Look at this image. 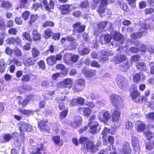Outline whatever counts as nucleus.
I'll return each mask as SVG.
<instances>
[{"instance_id": "nucleus-1", "label": "nucleus", "mask_w": 154, "mask_h": 154, "mask_svg": "<svg viewBox=\"0 0 154 154\" xmlns=\"http://www.w3.org/2000/svg\"><path fill=\"white\" fill-rule=\"evenodd\" d=\"M140 93L138 91H134L132 92L131 96L134 101L136 103L142 102L143 100L146 101L147 99L146 97H140Z\"/></svg>"}, {"instance_id": "nucleus-2", "label": "nucleus", "mask_w": 154, "mask_h": 154, "mask_svg": "<svg viewBox=\"0 0 154 154\" xmlns=\"http://www.w3.org/2000/svg\"><path fill=\"white\" fill-rule=\"evenodd\" d=\"M19 127V130L22 135L24 134V131H31L32 130L31 126L24 122L20 123Z\"/></svg>"}, {"instance_id": "nucleus-3", "label": "nucleus", "mask_w": 154, "mask_h": 154, "mask_svg": "<svg viewBox=\"0 0 154 154\" xmlns=\"http://www.w3.org/2000/svg\"><path fill=\"white\" fill-rule=\"evenodd\" d=\"M117 84L121 89L123 88L126 84L127 79L123 76L118 75L116 78Z\"/></svg>"}, {"instance_id": "nucleus-4", "label": "nucleus", "mask_w": 154, "mask_h": 154, "mask_svg": "<svg viewBox=\"0 0 154 154\" xmlns=\"http://www.w3.org/2000/svg\"><path fill=\"white\" fill-rule=\"evenodd\" d=\"M110 100L113 105L116 106L117 108L122 104L120 97L117 95L112 94L110 97Z\"/></svg>"}, {"instance_id": "nucleus-5", "label": "nucleus", "mask_w": 154, "mask_h": 154, "mask_svg": "<svg viewBox=\"0 0 154 154\" xmlns=\"http://www.w3.org/2000/svg\"><path fill=\"white\" fill-rule=\"evenodd\" d=\"M111 116L108 111L103 110L99 113V117L100 121L105 122L108 121L111 118Z\"/></svg>"}, {"instance_id": "nucleus-6", "label": "nucleus", "mask_w": 154, "mask_h": 154, "mask_svg": "<svg viewBox=\"0 0 154 154\" xmlns=\"http://www.w3.org/2000/svg\"><path fill=\"white\" fill-rule=\"evenodd\" d=\"M98 125V123L95 121L89 122L88 123V126L90 128L91 132L92 134L97 133L98 132L97 128Z\"/></svg>"}, {"instance_id": "nucleus-7", "label": "nucleus", "mask_w": 154, "mask_h": 154, "mask_svg": "<svg viewBox=\"0 0 154 154\" xmlns=\"http://www.w3.org/2000/svg\"><path fill=\"white\" fill-rule=\"evenodd\" d=\"M42 3L45 6V10L48 12L51 11V9H54V3L52 1H50L49 4H48L47 0H43Z\"/></svg>"}, {"instance_id": "nucleus-8", "label": "nucleus", "mask_w": 154, "mask_h": 154, "mask_svg": "<svg viewBox=\"0 0 154 154\" xmlns=\"http://www.w3.org/2000/svg\"><path fill=\"white\" fill-rule=\"evenodd\" d=\"M111 40L110 35L109 34H103L99 38V40L102 44H105L109 42Z\"/></svg>"}, {"instance_id": "nucleus-9", "label": "nucleus", "mask_w": 154, "mask_h": 154, "mask_svg": "<svg viewBox=\"0 0 154 154\" xmlns=\"http://www.w3.org/2000/svg\"><path fill=\"white\" fill-rule=\"evenodd\" d=\"M73 27L74 31H76L78 33H81L85 30V26H81L80 22H77L73 25Z\"/></svg>"}, {"instance_id": "nucleus-10", "label": "nucleus", "mask_w": 154, "mask_h": 154, "mask_svg": "<svg viewBox=\"0 0 154 154\" xmlns=\"http://www.w3.org/2000/svg\"><path fill=\"white\" fill-rule=\"evenodd\" d=\"M85 148L93 152H95L98 149L97 147L94 144V143L89 140L86 143Z\"/></svg>"}, {"instance_id": "nucleus-11", "label": "nucleus", "mask_w": 154, "mask_h": 154, "mask_svg": "<svg viewBox=\"0 0 154 154\" xmlns=\"http://www.w3.org/2000/svg\"><path fill=\"white\" fill-rule=\"evenodd\" d=\"M121 115L120 112L119 111V109L117 108L115 109L112 112V120L113 122L118 121Z\"/></svg>"}, {"instance_id": "nucleus-12", "label": "nucleus", "mask_w": 154, "mask_h": 154, "mask_svg": "<svg viewBox=\"0 0 154 154\" xmlns=\"http://www.w3.org/2000/svg\"><path fill=\"white\" fill-rule=\"evenodd\" d=\"M110 35L111 39L112 38L116 41L120 40L122 36V34L114 30L111 31Z\"/></svg>"}, {"instance_id": "nucleus-13", "label": "nucleus", "mask_w": 154, "mask_h": 154, "mask_svg": "<svg viewBox=\"0 0 154 154\" xmlns=\"http://www.w3.org/2000/svg\"><path fill=\"white\" fill-rule=\"evenodd\" d=\"M71 5H72L66 4L60 6V9L62 11V13L63 14H68L71 11L69 9Z\"/></svg>"}, {"instance_id": "nucleus-14", "label": "nucleus", "mask_w": 154, "mask_h": 154, "mask_svg": "<svg viewBox=\"0 0 154 154\" xmlns=\"http://www.w3.org/2000/svg\"><path fill=\"white\" fill-rule=\"evenodd\" d=\"M82 72L85 74L86 76L91 77L96 74V71L92 69L88 70L85 68L82 69Z\"/></svg>"}, {"instance_id": "nucleus-15", "label": "nucleus", "mask_w": 154, "mask_h": 154, "mask_svg": "<svg viewBox=\"0 0 154 154\" xmlns=\"http://www.w3.org/2000/svg\"><path fill=\"white\" fill-rule=\"evenodd\" d=\"M122 149L124 154H131V149L128 143L125 142L123 144Z\"/></svg>"}, {"instance_id": "nucleus-16", "label": "nucleus", "mask_w": 154, "mask_h": 154, "mask_svg": "<svg viewBox=\"0 0 154 154\" xmlns=\"http://www.w3.org/2000/svg\"><path fill=\"white\" fill-rule=\"evenodd\" d=\"M144 75L141 72L137 73L133 75V80L134 82H139L142 78L144 79Z\"/></svg>"}, {"instance_id": "nucleus-17", "label": "nucleus", "mask_w": 154, "mask_h": 154, "mask_svg": "<svg viewBox=\"0 0 154 154\" xmlns=\"http://www.w3.org/2000/svg\"><path fill=\"white\" fill-rule=\"evenodd\" d=\"M64 88H68L69 89L72 87L71 85L73 83V81L72 79L66 78L63 80Z\"/></svg>"}, {"instance_id": "nucleus-18", "label": "nucleus", "mask_w": 154, "mask_h": 154, "mask_svg": "<svg viewBox=\"0 0 154 154\" xmlns=\"http://www.w3.org/2000/svg\"><path fill=\"white\" fill-rule=\"evenodd\" d=\"M38 126L41 130L48 131L49 130V128L47 125L46 122H45L42 121L41 120V121L39 122Z\"/></svg>"}, {"instance_id": "nucleus-19", "label": "nucleus", "mask_w": 154, "mask_h": 154, "mask_svg": "<svg viewBox=\"0 0 154 154\" xmlns=\"http://www.w3.org/2000/svg\"><path fill=\"white\" fill-rule=\"evenodd\" d=\"M90 51V50L88 47L83 48L79 50L78 52L79 54L82 56L88 54Z\"/></svg>"}, {"instance_id": "nucleus-20", "label": "nucleus", "mask_w": 154, "mask_h": 154, "mask_svg": "<svg viewBox=\"0 0 154 154\" xmlns=\"http://www.w3.org/2000/svg\"><path fill=\"white\" fill-rule=\"evenodd\" d=\"M41 85L42 86L46 87L53 86L54 85V82L53 81H49L47 80H45L42 82Z\"/></svg>"}, {"instance_id": "nucleus-21", "label": "nucleus", "mask_w": 154, "mask_h": 154, "mask_svg": "<svg viewBox=\"0 0 154 154\" xmlns=\"http://www.w3.org/2000/svg\"><path fill=\"white\" fill-rule=\"evenodd\" d=\"M22 36L23 40L25 39L30 42L32 41V39L29 33L27 32H23L22 33Z\"/></svg>"}, {"instance_id": "nucleus-22", "label": "nucleus", "mask_w": 154, "mask_h": 154, "mask_svg": "<svg viewBox=\"0 0 154 154\" xmlns=\"http://www.w3.org/2000/svg\"><path fill=\"white\" fill-rule=\"evenodd\" d=\"M33 38L35 41H37L41 38V35L38 33L37 30L34 29L32 33Z\"/></svg>"}, {"instance_id": "nucleus-23", "label": "nucleus", "mask_w": 154, "mask_h": 154, "mask_svg": "<svg viewBox=\"0 0 154 154\" xmlns=\"http://www.w3.org/2000/svg\"><path fill=\"white\" fill-rule=\"evenodd\" d=\"M32 57L27 59L26 60V62L25 63L26 65L29 66L30 65H32L34 64L35 62L37 61L36 59Z\"/></svg>"}, {"instance_id": "nucleus-24", "label": "nucleus", "mask_w": 154, "mask_h": 154, "mask_svg": "<svg viewBox=\"0 0 154 154\" xmlns=\"http://www.w3.org/2000/svg\"><path fill=\"white\" fill-rule=\"evenodd\" d=\"M48 64L50 65H53L56 63V59L54 56H51L46 59Z\"/></svg>"}, {"instance_id": "nucleus-25", "label": "nucleus", "mask_w": 154, "mask_h": 154, "mask_svg": "<svg viewBox=\"0 0 154 154\" xmlns=\"http://www.w3.org/2000/svg\"><path fill=\"white\" fill-rule=\"evenodd\" d=\"M108 132V128L106 127H105L101 134L103 135L102 138L103 139L104 144L105 145H106L107 143L106 140L105 139V138L106 137Z\"/></svg>"}, {"instance_id": "nucleus-26", "label": "nucleus", "mask_w": 154, "mask_h": 154, "mask_svg": "<svg viewBox=\"0 0 154 154\" xmlns=\"http://www.w3.org/2000/svg\"><path fill=\"white\" fill-rule=\"evenodd\" d=\"M31 53L32 57L34 58L37 57L40 54L39 50L35 47L32 49Z\"/></svg>"}, {"instance_id": "nucleus-27", "label": "nucleus", "mask_w": 154, "mask_h": 154, "mask_svg": "<svg viewBox=\"0 0 154 154\" xmlns=\"http://www.w3.org/2000/svg\"><path fill=\"white\" fill-rule=\"evenodd\" d=\"M100 58L101 61H106L108 60L109 57L106 51H101V55Z\"/></svg>"}, {"instance_id": "nucleus-28", "label": "nucleus", "mask_w": 154, "mask_h": 154, "mask_svg": "<svg viewBox=\"0 0 154 154\" xmlns=\"http://www.w3.org/2000/svg\"><path fill=\"white\" fill-rule=\"evenodd\" d=\"M136 67L138 69L143 71H145L146 69L145 64L143 62H139L137 63Z\"/></svg>"}, {"instance_id": "nucleus-29", "label": "nucleus", "mask_w": 154, "mask_h": 154, "mask_svg": "<svg viewBox=\"0 0 154 154\" xmlns=\"http://www.w3.org/2000/svg\"><path fill=\"white\" fill-rule=\"evenodd\" d=\"M56 68L57 69H59L62 71H64V72L62 73V74L64 75H66L68 73L67 71L65 70L66 68L64 65L62 64H57L56 66Z\"/></svg>"}, {"instance_id": "nucleus-30", "label": "nucleus", "mask_w": 154, "mask_h": 154, "mask_svg": "<svg viewBox=\"0 0 154 154\" xmlns=\"http://www.w3.org/2000/svg\"><path fill=\"white\" fill-rule=\"evenodd\" d=\"M132 144L134 148L136 149V148L139 146V142L138 139L135 137H133L132 138Z\"/></svg>"}, {"instance_id": "nucleus-31", "label": "nucleus", "mask_w": 154, "mask_h": 154, "mask_svg": "<svg viewBox=\"0 0 154 154\" xmlns=\"http://www.w3.org/2000/svg\"><path fill=\"white\" fill-rule=\"evenodd\" d=\"M126 57L124 54H121L117 56L116 59V61L119 62H123L125 60Z\"/></svg>"}, {"instance_id": "nucleus-32", "label": "nucleus", "mask_w": 154, "mask_h": 154, "mask_svg": "<svg viewBox=\"0 0 154 154\" xmlns=\"http://www.w3.org/2000/svg\"><path fill=\"white\" fill-rule=\"evenodd\" d=\"M11 6V4L8 1H3L1 4V6L5 8H9Z\"/></svg>"}, {"instance_id": "nucleus-33", "label": "nucleus", "mask_w": 154, "mask_h": 154, "mask_svg": "<svg viewBox=\"0 0 154 154\" xmlns=\"http://www.w3.org/2000/svg\"><path fill=\"white\" fill-rule=\"evenodd\" d=\"M5 62L3 60H0V72H3L5 70Z\"/></svg>"}, {"instance_id": "nucleus-34", "label": "nucleus", "mask_w": 154, "mask_h": 154, "mask_svg": "<svg viewBox=\"0 0 154 154\" xmlns=\"http://www.w3.org/2000/svg\"><path fill=\"white\" fill-rule=\"evenodd\" d=\"M145 127V124L143 123H141L137 125L136 129L137 131L140 132L144 131Z\"/></svg>"}, {"instance_id": "nucleus-35", "label": "nucleus", "mask_w": 154, "mask_h": 154, "mask_svg": "<svg viewBox=\"0 0 154 154\" xmlns=\"http://www.w3.org/2000/svg\"><path fill=\"white\" fill-rule=\"evenodd\" d=\"M107 24V23L106 21H103L100 22L98 24L97 27L99 29L102 30L104 29Z\"/></svg>"}, {"instance_id": "nucleus-36", "label": "nucleus", "mask_w": 154, "mask_h": 154, "mask_svg": "<svg viewBox=\"0 0 154 154\" xmlns=\"http://www.w3.org/2000/svg\"><path fill=\"white\" fill-rule=\"evenodd\" d=\"M143 35V33L142 32H138L136 33H133L131 35V37L133 39L138 38Z\"/></svg>"}, {"instance_id": "nucleus-37", "label": "nucleus", "mask_w": 154, "mask_h": 154, "mask_svg": "<svg viewBox=\"0 0 154 154\" xmlns=\"http://www.w3.org/2000/svg\"><path fill=\"white\" fill-rule=\"evenodd\" d=\"M18 32L17 29L15 28H10L8 30V33L11 35H16Z\"/></svg>"}, {"instance_id": "nucleus-38", "label": "nucleus", "mask_w": 154, "mask_h": 154, "mask_svg": "<svg viewBox=\"0 0 154 154\" xmlns=\"http://www.w3.org/2000/svg\"><path fill=\"white\" fill-rule=\"evenodd\" d=\"M80 6L82 8H86L89 6V3L88 0H85L81 3Z\"/></svg>"}, {"instance_id": "nucleus-39", "label": "nucleus", "mask_w": 154, "mask_h": 154, "mask_svg": "<svg viewBox=\"0 0 154 154\" xmlns=\"http://www.w3.org/2000/svg\"><path fill=\"white\" fill-rule=\"evenodd\" d=\"M18 111L23 115H29L30 114L32 111L29 110H27L25 109L19 108Z\"/></svg>"}, {"instance_id": "nucleus-40", "label": "nucleus", "mask_w": 154, "mask_h": 154, "mask_svg": "<svg viewBox=\"0 0 154 154\" xmlns=\"http://www.w3.org/2000/svg\"><path fill=\"white\" fill-rule=\"evenodd\" d=\"M83 87L81 86L80 85H78L76 83L74 85L73 89L76 92H80L83 89Z\"/></svg>"}, {"instance_id": "nucleus-41", "label": "nucleus", "mask_w": 154, "mask_h": 154, "mask_svg": "<svg viewBox=\"0 0 154 154\" xmlns=\"http://www.w3.org/2000/svg\"><path fill=\"white\" fill-rule=\"evenodd\" d=\"M118 5L123 10L125 11H127L128 7L126 4L123 2H118Z\"/></svg>"}, {"instance_id": "nucleus-42", "label": "nucleus", "mask_w": 154, "mask_h": 154, "mask_svg": "<svg viewBox=\"0 0 154 154\" xmlns=\"http://www.w3.org/2000/svg\"><path fill=\"white\" fill-rule=\"evenodd\" d=\"M30 76L28 74L24 75L22 77L21 80L23 82H28L30 80Z\"/></svg>"}, {"instance_id": "nucleus-43", "label": "nucleus", "mask_w": 154, "mask_h": 154, "mask_svg": "<svg viewBox=\"0 0 154 154\" xmlns=\"http://www.w3.org/2000/svg\"><path fill=\"white\" fill-rule=\"evenodd\" d=\"M74 121L80 126L82 123V119L80 116H76L74 118Z\"/></svg>"}, {"instance_id": "nucleus-44", "label": "nucleus", "mask_w": 154, "mask_h": 154, "mask_svg": "<svg viewBox=\"0 0 154 154\" xmlns=\"http://www.w3.org/2000/svg\"><path fill=\"white\" fill-rule=\"evenodd\" d=\"M76 83L84 87L85 84V80L84 79H80L77 80L76 81Z\"/></svg>"}, {"instance_id": "nucleus-45", "label": "nucleus", "mask_w": 154, "mask_h": 154, "mask_svg": "<svg viewBox=\"0 0 154 154\" xmlns=\"http://www.w3.org/2000/svg\"><path fill=\"white\" fill-rule=\"evenodd\" d=\"M88 141V138L85 137H81L79 140V142L82 144H86V143Z\"/></svg>"}, {"instance_id": "nucleus-46", "label": "nucleus", "mask_w": 154, "mask_h": 154, "mask_svg": "<svg viewBox=\"0 0 154 154\" xmlns=\"http://www.w3.org/2000/svg\"><path fill=\"white\" fill-rule=\"evenodd\" d=\"M54 26V23L51 21H47L45 22L43 24V26L45 27L47 26L52 27Z\"/></svg>"}, {"instance_id": "nucleus-47", "label": "nucleus", "mask_w": 154, "mask_h": 154, "mask_svg": "<svg viewBox=\"0 0 154 154\" xmlns=\"http://www.w3.org/2000/svg\"><path fill=\"white\" fill-rule=\"evenodd\" d=\"M5 43L7 44H14V38L10 37L7 38L5 41Z\"/></svg>"}, {"instance_id": "nucleus-48", "label": "nucleus", "mask_w": 154, "mask_h": 154, "mask_svg": "<svg viewBox=\"0 0 154 154\" xmlns=\"http://www.w3.org/2000/svg\"><path fill=\"white\" fill-rule=\"evenodd\" d=\"M38 17L37 15H32L31 16L30 20L29 23L30 25H31L33 23L35 22L37 19Z\"/></svg>"}, {"instance_id": "nucleus-49", "label": "nucleus", "mask_w": 154, "mask_h": 154, "mask_svg": "<svg viewBox=\"0 0 154 154\" xmlns=\"http://www.w3.org/2000/svg\"><path fill=\"white\" fill-rule=\"evenodd\" d=\"M76 101L77 104L82 105L84 103L85 99L82 97H78L76 99Z\"/></svg>"}, {"instance_id": "nucleus-50", "label": "nucleus", "mask_w": 154, "mask_h": 154, "mask_svg": "<svg viewBox=\"0 0 154 154\" xmlns=\"http://www.w3.org/2000/svg\"><path fill=\"white\" fill-rule=\"evenodd\" d=\"M15 23L18 25H21L23 23V21L20 17H16L14 19Z\"/></svg>"}, {"instance_id": "nucleus-51", "label": "nucleus", "mask_w": 154, "mask_h": 154, "mask_svg": "<svg viewBox=\"0 0 154 154\" xmlns=\"http://www.w3.org/2000/svg\"><path fill=\"white\" fill-rule=\"evenodd\" d=\"M140 26L143 28L144 29H145L147 30L149 29L150 27V25L148 23H146L144 22L142 24H140Z\"/></svg>"}, {"instance_id": "nucleus-52", "label": "nucleus", "mask_w": 154, "mask_h": 154, "mask_svg": "<svg viewBox=\"0 0 154 154\" xmlns=\"http://www.w3.org/2000/svg\"><path fill=\"white\" fill-rule=\"evenodd\" d=\"M54 94V91H49L46 94L45 97L46 99H49L51 98V96Z\"/></svg>"}, {"instance_id": "nucleus-53", "label": "nucleus", "mask_w": 154, "mask_h": 154, "mask_svg": "<svg viewBox=\"0 0 154 154\" xmlns=\"http://www.w3.org/2000/svg\"><path fill=\"white\" fill-rule=\"evenodd\" d=\"M27 0H21L20 3V6L21 8H24L28 5Z\"/></svg>"}, {"instance_id": "nucleus-54", "label": "nucleus", "mask_w": 154, "mask_h": 154, "mask_svg": "<svg viewBox=\"0 0 154 154\" xmlns=\"http://www.w3.org/2000/svg\"><path fill=\"white\" fill-rule=\"evenodd\" d=\"M133 125L131 122L130 121H128L126 122L125 128L128 130H131L132 128H133Z\"/></svg>"}, {"instance_id": "nucleus-55", "label": "nucleus", "mask_w": 154, "mask_h": 154, "mask_svg": "<svg viewBox=\"0 0 154 154\" xmlns=\"http://www.w3.org/2000/svg\"><path fill=\"white\" fill-rule=\"evenodd\" d=\"M29 15V12L28 11H26L23 12L22 15V17L24 20H26L28 19Z\"/></svg>"}, {"instance_id": "nucleus-56", "label": "nucleus", "mask_w": 154, "mask_h": 154, "mask_svg": "<svg viewBox=\"0 0 154 154\" xmlns=\"http://www.w3.org/2000/svg\"><path fill=\"white\" fill-rule=\"evenodd\" d=\"M38 63L40 68L43 70L45 69V63L42 60H40Z\"/></svg>"}, {"instance_id": "nucleus-57", "label": "nucleus", "mask_w": 154, "mask_h": 154, "mask_svg": "<svg viewBox=\"0 0 154 154\" xmlns=\"http://www.w3.org/2000/svg\"><path fill=\"white\" fill-rule=\"evenodd\" d=\"M45 35L49 37H50L53 34L52 30L50 28L46 30L45 31Z\"/></svg>"}, {"instance_id": "nucleus-58", "label": "nucleus", "mask_w": 154, "mask_h": 154, "mask_svg": "<svg viewBox=\"0 0 154 154\" xmlns=\"http://www.w3.org/2000/svg\"><path fill=\"white\" fill-rule=\"evenodd\" d=\"M5 35L4 32L0 33V46L2 45L4 42V36Z\"/></svg>"}, {"instance_id": "nucleus-59", "label": "nucleus", "mask_w": 154, "mask_h": 154, "mask_svg": "<svg viewBox=\"0 0 154 154\" xmlns=\"http://www.w3.org/2000/svg\"><path fill=\"white\" fill-rule=\"evenodd\" d=\"M84 114L86 116H88L91 113V109L88 108H86L84 111Z\"/></svg>"}, {"instance_id": "nucleus-60", "label": "nucleus", "mask_w": 154, "mask_h": 154, "mask_svg": "<svg viewBox=\"0 0 154 154\" xmlns=\"http://www.w3.org/2000/svg\"><path fill=\"white\" fill-rule=\"evenodd\" d=\"M3 138L5 140L8 142L12 139V136L9 134H6L4 136Z\"/></svg>"}, {"instance_id": "nucleus-61", "label": "nucleus", "mask_w": 154, "mask_h": 154, "mask_svg": "<svg viewBox=\"0 0 154 154\" xmlns=\"http://www.w3.org/2000/svg\"><path fill=\"white\" fill-rule=\"evenodd\" d=\"M52 140L56 144H58L60 141V136H55L53 138Z\"/></svg>"}, {"instance_id": "nucleus-62", "label": "nucleus", "mask_w": 154, "mask_h": 154, "mask_svg": "<svg viewBox=\"0 0 154 154\" xmlns=\"http://www.w3.org/2000/svg\"><path fill=\"white\" fill-rule=\"evenodd\" d=\"M14 44L15 43L19 45L21 43V40L20 38L19 37H17L16 38H14Z\"/></svg>"}, {"instance_id": "nucleus-63", "label": "nucleus", "mask_w": 154, "mask_h": 154, "mask_svg": "<svg viewBox=\"0 0 154 154\" xmlns=\"http://www.w3.org/2000/svg\"><path fill=\"white\" fill-rule=\"evenodd\" d=\"M145 148L146 149L150 150L152 149L153 146L151 143L148 142L145 144Z\"/></svg>"}, {"instance_id": "nucleus-64", "label": "nucleus", "mask_w": 154, "mask_h": 154, "mask_svg": "<svg viewBox=\"0 0 154 154\" xmlns=\"http://www.w3.org/2000/svg\"><path fill=\"white\" fill-rule=\"evenodd\" d=\"M15 54L17 56H20L22 55V52L19 49L16 48L14 50Z\"/></svg>"}]
</instances>
